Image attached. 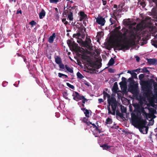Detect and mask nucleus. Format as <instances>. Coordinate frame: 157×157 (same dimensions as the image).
<instances>
[{
    "label": "nucleus",
    "mask_w": 157,
    "mask_h": 157,
    "mask_svg": "<svg viewBox=\"0 0 157 157\" xmlns=\"http://www.w3.org/2000/svg\"><path fill=\"white\" fill-rule=\"evenodd\" d=\"M119 36L116 35L115 49L118 50H122L124 51V50H129L131 46L135 45L136 44L135 42V37L134 39H130L127 41L125 43L124 41L126 40V38H124L123 40L122 39L124 36L122 33L120 31L118 32Z\"/></svg>",
    "instance_id": "nucleus-1"
},
{
    "label": "nucleus",
    "mask_w": 157,
    "mask_h": 157,
    "mask_svg": "<svg viewBox=\"0 0 157 157\" xmlns=\"http://www.w3.org/2000/svg\"><path fill=\"white\" fill-rule=\"evenodd\" d=\"M132 123L135 126H137L140 132L143 134H147L148 128L146 126L147 121L145 120L141 119L140 117L136 116L135 114H132Z\"/></svg>",
    "instance_id": "nucleus-2"
},
{
    "label": "nucleus",
    "mask_w": 157,
    "mask_h": 157,
    "mask_svg": "<svg viewBox=\"0 0 157 157\" xmlns=\"http://www.w3.org/2000/svg\"><path fill=\"white\" fill-rule=\"evenodd\" d=\"M157 90V86H156ZM152 87H147V88H146L145 90L143 89L144 92L143 93V97L141 99L144 101L146 100V98H147L150 104H154L155 102V100L156 101L155 103H157V91L155 92L154 95L153 92L151 90Z\"/></svg>",
    "instance_id": "nucleus-3"
},
{
    "label": "nucleus",
    "mask_w": 157,
    "mask_h": 157,
    "mask_svg": "<svg viewBox=\"0 0 157 157\" xmlns=\"http://www.w3.org/2000/svg\"><path fill=\"white\" fill-rule=\"evenodd\" d=\"M153 83L154 84V89L156 90V86H157V83L155 82V80L152 79H151L147 81L141 80L140 83V85L142 86H146V87L144 89V90L146 89V88H147V87H151L152 84Z\"/></svg>",
    "instance_id": "nucleus-4"
},
{
    "label": "nucleus",
    "mask_w": 157,
    "mask_h": 157,
    "mask_svg": "<svg viewBox=\"0 0 157 157\" xmlns=\"http://www.w3.org/2000/svg\"><path fill=\"white\" fill-rule=\"evenodd\" d=\"M90 64V66L91 67H95L97 69H98L101 66V63L100 64L97 63L95 61H93L91 60H89L87 61Z\"/></svg>",
    "instance_id": "nucleus-5"
},
{
    "label": "nucleus",
    "mask_w": 157,
    "mask_h": 157,
    "mask_svg": "<svg viewBox=\"0 0 157 157\" xmlns=\"http://www.w3.org/2000/svg\"><path fill=\"white\" fill-rule=\"evenodd\" d=\"M72 96L73 97V99L77 101L82 100V98L83 96L80 95L76 91H73Z\"/></svg>",
    "instance_id": "nucleus-6"
},
{
    "label": "nucleus",
    "mask_w": 157,
    "mask_h": 157,
    "mask_svg": "<svg viewBox=\"0 0 157 157\" xmlns=\"http://www.w3.org/2000/svg\"><path fill=\"white\" fill-rule=\"evenodd\" d=\"M130 89L131 92L134 94H137L138 93V84L134 83L131 84Z\"/></svg>",
    "instance_id": "nucleus-7"
},
{
    "label": "nucleus",
    "mask_w": 157,
    "mask_h": 157,
    "mask_svg": "<svg viewBox=\"0 0 157 157\" xmlns=\"http://www.w3.org/2000/svg\"><path fill=\"white\" fill-rule=\"evenodd\" d=\"M96 22L99 25L101 26H103L104 25L105 23V18H103L101 16L98 17L96 18Z\"/></svg>",
    "instance_id": "nucleus-8"
},
{
    "label": "nucleus",
    "mask_w": 157,
    "mask_h": 157,
    "mask_svg": "<svg viewBox=\"0 0 157 157\" xmlns=\"http://www.w3.org/2000/svg\"><path fill=\"white\" fill-rule=\"evenodd\" d=\"M112 102L110 105H111L112 109L113 112H116L117 107V103L116 99L111 98Z\"/></svg>",
    "instance_id": "nucleus-9"
},
{
    "label": "nucleus",
    "mask_w": 157,
    "mask_h": 157,
    "mask_svg": "<svg viewBox=\"0 0 157 157\" xmlns=\"http://www.w3.org/2000/svg\"><path fill=\"white\" fill-rule=\"evenodd\" d=\"M78 14L80 16L79 19L80 21H81L88 19L87 15L85 13L84 11H80Z\"/></svg>",
    "instance_id": "nucleus-10"
},
{
    "label": "nucleus",
    "mask_w": 157,
    "mask_h": 157,
    "mask_svg": "<svg viewBox=\"0 0 157 157\" xmlns=\"http://www.w3.org/2000/svg\"><path fill=\"white\" fill-rule=\"evenodd\" d=\"M103 95L105 96H106L108 98V105H110L111 103L112 102V101H111V98H113L114 99H115V98L114 97H111L110 98V95L108 94L106 92H105V90H104L103 92Z\"/></svg>",
    "instance_id": "nucleus-11"
},
{
    "label": "nucleus",
    "mask_w": 157,
    "mask_h": 157,
    "mask_svg": "<svg viewBox=\"0 0 157 157\" xmlns=\"http://www.w3.org/2000/svg\"><path fill=\"white\" fill-rule=\"evenodd\" d=\"M133 106L135 109L136 111L138 112L137 113V115H136L138 116L139 117H140L139 116L140 115V109L141 108L142 106H141L140 104L137 103L134 104L133 105Z\"/></svg>",
    "instance_id": "nucleus-12"
},
{
    "label": "nucleus",
    "mask_w": 157,
    "mask_h": 157,
    "mask_svg": "<svg viewBox=\"0 0 157 157\" xmlns=\"http://www.w3.org/2000/svg\"><path fill=\"white\" fill-rule=\"evenodd\" d=\"M147 62L150 65H156L157 64V60L155 58L147 59Z\"/></svg>",
    "instance_id": "nucleus-13"
},
{
    "label": "nucleus",
    "mask_w": 157,
    "mask_h": 157,
    "mask_svg": "<svg viewBox=\"0 0 157 157\" xmlns=\"http://www.w3.org/2000/svg\"><path fill=\"white\" fill-rule=\"evenodd\" d=\"M118 89V85L117 82H115L112 88V91L114 93H116L117 92Z\"/></svg>",
    "instance_id": "nucleus-14"
},
{
    "label": "nucleus",
    "mask_w": 157,
    "mask_h": 157,
    "mask_svg": "<svg viewBox=\"0 0 157 157\" xmlns=\"http://www.w3.org/2000/svg\"><path fill=\"white\" fill-rule=\"evenodd\" d=\"M65 8L66 7H65L64 8V11L63 13V15H67L68 14L70 13H71L73 12L72 11V10H71L69 7L67 8L66 10H65Z\"/></svg>",
    "instance_id": "nucleus-15"
},
{
    "label": "nucleus",
    "mask_w": 157,
    "mask_h": 157,
    "mask_svg": "<svg viewBox=\"0 0 157 157\" xmlns=\"http://www.w3.org/2000/svg\"><path fill=\"white\" fill-rule=\"evenodd\" d=\"M55 33H54L52 34V36H50L48 39V42L50 43H53L54 39L56 38Z\"/></svg>",
    "instance_id": "nucleus-16"
},
{
    "label": "nucleus",
    "mask_w": 157,
    "mask_h": 157,
    "mask_svg": "<svg viewBox=\"0 0 157 157\" xmlns=\"http://www.w3.org/2000/svg\"><path fill=\"white\" fill-rule=\"evenodd\" d=\"M100 147L103 148V150H105L109 151L110 150V148L112 147L111 146L108 145V143L103 144L100 146Z\"/></svg>",
    "instance_id": "nucleus-17"
},
{
    "label": "nucleus",
    "mask_w": 157,
    "mask_h": 157,
    "mask_svg": "<svg viewBox=\"0 0 157 157\" xmlns=\"http://www.w3.org/2000/svg\"><path fill=\"white\" fill-rule=\"evenodd\" d=\"M46 12L44 9H42L41 12L39 13V17L40 19H43L45 17Z\"/></svg>",
    "instance_id": "nucleus-18"
},
{
    "label": "nucleus",
    "mask_w": 157,
    "mask_h": 157,
    "mask_svg": "<svg viewBox=\"0 0 157 157\" xmlns=\"http://www.w3.org/2000/svg\"><path fill=\"white\" fill-rule=\"evenodd\" d=\"M55 62L57 64H59L62 63L61 59L60 57L58 56H55Z\"/></svg>",
    "instance_id": "nucleus-19"
},
{
    "label": "nucleus",
    "mask_w": 157,
    "mask_h": 157,
    "mask_svg": "<svg viewBox=\"0 0 157 157\" xmlns=\"http://www.w3.org/2000/svg\"><path fill=\"white\" fill-rule=\"evenodd\" d=\"M140 113L141 112L143 113V115L144 116H145V117L147 118V116L148 115V114L144 110V108L143 107H142L140 109ZM141 114V113H140Z\"/></svg>",
    "instance_id": "nucleus-20"
},
{
    "label": "nucleus",
    "mask_w": 157,
    "mask_h": 157,
    "mask_svg": "<svg viewBox=\"0 0 157 157\" xmlns=\"http://www.w3.org/2000/svg\"><path fill=\"white\" fill-rule=\"evenodd\" d=\"M65 67L67 70L69 72L71 73H73V70L72 68H71L69 67L67 64H66L65 65Z\"/></svg>",
    "instance_id": "nucleus-21"
},
{
    "label": "nucleus",
    "mask_w": 157,
    "mask_h": 157,
    "mask_svg": "<svg viewBox=\"0 0 157 157\" xmlns=\"http://www.w3.org/2000/svg\"><path fill=\"white\" fill-rule=\"evenodd\" d=\"M141 70H142V71H140V72L141 73H145L148 74H149L150 73L149 71L147 70V67H144L143 68L141 69Z\"/></svg>",
    "instance_id": "nucleus-22"
},
{
    "label": "nucleus",
    "mask_w": 157,
    "mask_h": 157,
    "mask_svg": "<svg viewBox=\"0 0 157 157\" xmlns=\"http://www.w3.org/2000/svg\"><path fill=\"white\" fill-rule=\"evenodd\" d=\"M67 18L69 19V20L70 21H72L73 20V13H70L67 15Z\"/></svg>",
    "instance_id": "nucleus-23"
},
{
    "label": "nucleus",
    "mask_w": 157,
    "mask_h": 157,
    "mask_svg": "<svg viewBox=\"0 0 157 157\" xmlns=\"http://www.w3.org/2000/svg\"><path fill=\"white\" fill-rule=\"evenodd\" d=\"M110 105H107V109L108 110V113L109 114H111L113 115H115V112H112L110 109Z\"/></svg>",
    "instance_id": "nucleus-24"
},
{
    "label": "nucleus",
    "mask_w": 157,
    "mask_h": 157,
    "mask_svg": "<svg viewBox=\"0 0 157 157\" xmlns=\"http://www.w3.org/2000/svg\"><path fill=\"white\" fill-rule=\"evenodd\" d=\"M113 122V121L112 119L109 117L107 118L106 120L105 123L106 124H112Z\"/></svg>",
    "instance_id": "nucleus-25"
},
{
    "label": "nucleus",
    "mask_w": 157,
    "mask_h": 157,
    "mask_svg": "<svg viewBox=\"0 0 157 157\" xmlns=\"http://www.w3.org/2000/svg\"><path fill=\"white\" fill-rule=\"evenodd\" d=\"M148 110H149L150 113L152 114L156 113V110L153 108H148Z\"/></svg>",
    "instance_id": "nucleus-26"
},
{
    "label": "nucleus",
    "mask_w": 157,
    "mask_h": 157,
    "mask_svg": "<svg viewBox=\"0 0 157 157\" xmlns=\"http://www.w3.org/2000/svg\"><path fill=\"white\" fill-rule=\"evenodd\" d=\"M114 63V59L113 58H111L109 60V62L108 64V65L109 66H112Z\"/></svg>",
    "instance_id": "nucleus-27"
},
{
    "label": "nucleus",
    "mask_w": 157,
    "mask_h": 157,
    "mask_svg": "<svg viewBox=\"0 0 157 157\" xmlns=\"http://www.w3.org/2000/svg\"><path fill=\"white\" fill-rule=\"evenodd\" d=\"M116 115L120 117L121 118L123 117L124 114L122 113H121L118 110H116Z\"/></svg>",
    "instance_id": "nucleus-28"
},
{
    "label": "nucleus",
    "mask_w": 157,
    "mask_h": 157,
    "mask_svg": "<svg viewBox=\"0 0 157 157\" xmlns=\"http://www.w3.org/2000/svg\"><path fill=\"white\" fill-rule=\"evenodd\" d=\"M78 47V44L73 42L72 44L71 45V47L73 50L76 49Z\"/></svg>",
    "instance_id": "nucleus-29"
},
{
    "label": "nucleus",
    "mask_w": 157,
    "mask_h": 157,
    "mask_svg": "<svg viewBox=\"0 0 157 157\" xmlns=\"http://www.w3.org/2000/svg\"><path fill=\"white\" fill-rule=\"evenodd\" d=\"M63 97L66 99H67L69 101L70 100V99L69 98L67 97L68 94L67 93V91H65L63 94Z\"/></svg>",
    "instance_id": "nucleus-30"
},
{
    "label": "nucleus",
    "mask_w": 157,
    "mask_h": 157,
    "mask_svg": "<svg viewBox=\"0 0 157 157\" xmlns=\"http://www.w3.org/2000/svg\"><path fill=\"white\" fill-rule=\"evenodd\" d=\"M114 18L115 20H114L113 18H110L109 21L111 23V25H112L113 24H114L116 22V20H117L116 17L114 15Z\"/></svg>",
    "instance_id": "nucleus-31"
},
{
    "label": "nucleus",
    "mask_w": 157,
    "mask_h": 157,
    "mask_svg": "<svg viewBox=\"0 0 157 157\" xmlns=\"http://www.w3.org/2000/svg\"><path fill=\"white\" fill-rule=\"evenodd\" d=\"M55 10L56 11V13L55 14L56 17V19H59V13L58 11V9L57 8H55Z\"/></svg>",
    "instance_id": "nucleus-32"
},
{
    "label": "nucleus",
    "mask_w": 157,
    "mask_h": 157,
    "mask_svg": "<svg viewBox=\"0 0 157 157\" xmlns=\"http://www.w3.org/2000/svg\"><path fill=\"white\" fill-rule=\"evenodd\" d=\"M77 78L80 79H81L84 78V76L79 71L77 73Z\"/></svg>",
    "instance_id": "nucleus-33"
},
{
    "label": "nucleus",
    "mask_w": 157,
    "mask_h": 157,
    "mask_svg": "<svg viewBox=\"0 0 157 157\" xmlns=\"http://www.w3.org/2000/svg\"><path fill=\"white\" fill-rule=\"evenodd\" d=\"M128 80L131 85L134 84L135 83V81L133 80V78H130L128 79Z\"/></svg>",
    "instance_id": "nucleus-34"
},
{
    "label": "nucleus",
    "mask_w": 157,
    "mask_h": 157,
    "mask_svg": "<svg viewBox=\"0 0 157 157\" xmlns=\"http://www.w3.org/2000/svg\"><path fill=\"white\" fill-rule=\"evenodd\" d=\"M151 44L155 48H157V40H153Z\"/></svg>",
    "instance_id": "nucleus-35"
},
{
    "label": "nucleus",
    "mask_w": 157,
    "mask_h": 157,
    "mask_svg": "<svg viewBox=\"0 0 157 157\" xmlns=\"http://www.w3.org/2000/svg\"><path fill=\"white\" fill-rule=\"evenodd\" d=\"M84 113L87 117H89V112L88 110L87 109L86 110V111L84 112Z\"/></svg>",
    "instance_id": "nucleus-36"
},
{
    "label": "nucleus",
    "mask_w": 157,
    "mask_h": 157,
    "mask_svg": "<svg viewBox=\"0 0 157 157\" xmlns=\"http://www.w3.org/2000/svg\"><path fill=\"white\" fill-rule=\"evenodd\" d=\"M85 44L86 46V48H89L90 47V44L91 42H90L89 41H88L85 40Z\"/></svg>",
    "instance_id": "nucleus-37"
},
{
    "label": "nucleus",
    "mask_w": 157,
    "mask_h": 157,
    "mask_svg": "<svg viewBox=\"0 0 157 157\" xmlns=\"http://www.w3.org/2000/svg\"><path fill=\"white\" fill-rule=\"evenodd\" d=\"M67 85L70 87V88H71V89L73 90H74L75 89V87L73 85H71L69 83L67 82L66 83Z\"/></svg>",
    "instance_id": "nucleus-38"
},
{
    "label": "nucleus",
    "mask_w": 157,
    "mask_h": 157,
    "mask_svg": "<svg viewBox=\"0 0 157 157\" xmlns=\"http://www.w3.org/2000/svg\"><path fill=\"white\" fill-rule=\"evenodd\" d=\"M91 124L93 125L92 126H90V129L92 131V128H94V130L96 128H97V127L96 126L95 124H94L92 123Z\"/></svg>",
    "instance_id": "nucleus-39"
},
{
    "label": "nucleus",
    "mask_w": 157,
    "mask_h": 157,
    "mask_svg": "<svg viewBox=\"0 0 157 157\" xmlns=\"http://www.w3.org/2000/svg\"><path fill=\"white\" fill-rule=\"evenodd\" d=\"M72 41L70 40H68L67 41V43L70 48H71V45L72 44Z\"/></svg>",
    "instance_id": "nucleus-40"
},
{
    "label": "nucleus",
    "mask_w": 157,
    "mask_h": 157,
    "mask_svg": "<svg viewBox=\"0 0 157 157\" xmlns=\"http://www.w3.org/2000/svg\"><path fill=\"white\" fill-rule=\"evenodd\" d=\"M36 23L33 20L30 21L29 23V24L31 25L32 27H33L34 25H36Z\"/></svg>",
    "instance_id": "nucleus-41"
},
{
    "label": "nucleus",
    "mask_w": 157,
    "mask_h": 157,
    "mask_svg": "<svg viewBox=\"0 0 157 157\" xmlns=\"http://www.w3.org/2000/svg\"><path fill=\"white\" fill-rule=\"evenodd\" d=\"M80 33H78L76 34H73V37L74 38H77L80 36Z\"/></svg>",
    "instance_id": "nucleus-42"
},
{
    "label": "nucleus",
    "mask_w": 157,
    "mask_h": 157,
    "mask_svg": "<svg viewBox=\"0 0 157 157\" xmlns=\"http://www.w3.org/2000/svg\"><path fill=\"white\" fill-rule=\"evenodd\" d=\"M132 77L133 78H137V74L133 72V73L131 74Z\"/></svg>",
    "instance_id": "nucleus-43"
},
{
    "label": "nucleus",
    "mask_w": 157,
    "mask_h": 157,
    "mask_svg": "<svg viewBox=\"0 0 157 157\" xmlns=\"http://www.w3.org/2000/svg\"><path fill=\"white\" fill-rule=\"evenodd\" d=\"M49 1L50 3L55 4H57L58 2L59 1V0H49Z\"/></svg>",
    "instance_id": "nucleus-44"
},
{
    "label": "nucleus",
    "mask_w": 157,
    "mask_h": 157,
    "mask_svg": "<svg viewBox=\"0 0 157 157\" xmlns=\"http://www.w3.org/2000/svg\"><path fill=\"white\" fill-rule=\"evenodd\" d=\"M128 20H130V19H128ZM124 23L125 25H129L130 24V21H128V20H125L124 21Z\"/></svg>",
    "instance_id": "nucleus-45"
},
{
    "label": "nucleus",
    "mask_w": 157,
    "mask_h": 157,
    "mask_svg": "<svg viewBox=\"0 0 157 157\" xmlns=\"http://www.w3.org/2000/svg\"><path fill=\"white\" fill-rule=\"evenodd\" d=\"M144 77V75L143 74H141L139 76V79L140 80H142Z\"/></svg>",
    "instance_id": "nucleus-46"
},
{
    "label": "nucleus",
    "mask_w": 157,
    "mask_h": 157,
    "mask_svg": "<svg viewBox=\"0 0 157 157\" xmlns=\"http://www.w3.org/2000/svg\"><path fill=\"white\" fill-rule=\"evenodd\" d=\"M82 103L85 104L86 102H87L88 101V100L86 98H85L83 96L82 98Z\"/></svg>",
    "instance_id": "nucleus-47"
},
{
    "label": "nucleus",
    "mask_w": 157,
    "mask_h": 157,
    "mask_svg": "<svg viewBox=\"0 0 157 157\" xmlns=\"http://www.w3.org/2000/svg\"><path fill=\"white\" fill-rule=\"evenodd\" d=\"M18 56H21L23 58V59H24V62H27V59H26V58L25 56H24L22 55H19V54H18Z\"/></svg>",
    "instance_id": "nucleus-48"
},
{
    "label": "nucleus",
    "mask_w": 157,
    "mask_h": 157,
    "mask_svg": "<svg viewBox=\"0 0 157 157\" xmlns=\"http://www.w3.org/2000/svg\"><path fill=\"white\" fill-rule=\"evenodd\" d=\"M59 67L60 68L62 69H64L65 67V66L62 63L60 64H59Z\"/></svg>",
    "instance_id": "nucleus-49"
},
{
    "label": "nucleus",
    "mask_w": 157,
    "mask_h": 157,
    "mask_svg": "<svg viewBox=\"0 0 157 157\" xmlns=\"http://www.w3.org/2000/svg\"><path fill=\"white\" fill-rule=\"evenodd\" d=\"M81 44L82 47L86 48V46L85 44V43L84 41H82L81 42Z\"/></svg>",
    "instance_id": "nucleus-50"
},
{
    "label": "nucleus",
    "mask_w": 157,
    "mask_h": 157,
    "mask_svg": "<svg viewBox=\"0 0 157 157\" xmlns=\"http://www.w3.org/2000/svg\"><path fill=\"white\" fill-rule=\"evenodd\" d=\"M122 82L124 84H126V79L124 77H122Z\"/></svg>",
    "instance_id": "nucleus-51"
},
{
    "label": "nucleus",
    "mask_w": 157,
    "mask_h": 157,
    "mask_svg": "<svg viewBox=\"0 0 157 157\" xmlns=\"http://www.w3.org/2000/svg\"><path fill=\"white\" fill-rule=\"evenodd\" d=\"M121 27L119 26L117 27H116L115 29V31L116 32H117V33L119 32V30L120 29Z\"/></svg>",
    "instance_id": "nucleus-52"
},
{
    "label": "nucleus",
    "mask_w": 157,
    "mask_h": 157,
    "mask_svg": "<svg viewBox=\"0 0 157 157\" xmlns=\"http://www.w3.org/2000/svg\"><path fill=\"white\" fill-rule=\"evenodd\" d=\"M108 70V71L110 73H113L114 72V70L111 68H109Z\"/></svg>",
    "instance_id": "nucleus-53"
},
{
    "label": "nucleus",
    "mask_w": 157,
    "mask_h": 157,
    "mask_svg": "<svg viewBox=\"0 0 157 157\" xmlns=\"http://www.w3.org/2000/svg\"><path fill=\"white\" fill-rule=\"evenodd\" d=\"M84 30V32H83V34L84 35V36H85V34H84V32H85L86 31V29L85 28H84V29L82 28H81V29H80V31L82 32V31H83V30Z\"/></svg>",
    "instance_id": "nucleus-54"
},
{
    "label": "nucleus",
    "mask_w": 157,
    "mask_h": 157,
    "mask_svg": "<svg viewBox=\"0 0 157 157\" xmlns=\"http://www.w3.org/2000/svg\"><path fill=\"white\" fill-rule=\"evenodd\" d=\"M98 101L99 102V103L100 104H101L102 102H104L102 98L98 99Z\"/></svg>",
    "instance_id": "nucleus-55"
},
{
    "label": "nucleus",
    "mask_w": 157,
    "mask_h": 157,
    "mask_svg": "<svg viewBox=\"0 0 157 157\" xmlns=\"http://www.w3.org/2000/svg\"><path fill=\"white\" fill-rule=\"evenodd\" d=\"M58 76L59 78H61L62 76H63L64 74L59 73L58 74Z\"/></svg>",
    "instance_id": "nucleus-56"
},
{
    "label": "nucleus",
    "mask_w": 157,
    "mask_h": 157,
    "mask_svg": "<svg viewBox=\"0 0 157 157\" xmlns=\"http://www.w3.org/2000/svg\"><path fill=\"white\" fill-rule=\"evenodd\" d=\"M77 7L76 6H70L69 7L70 8V9L72 10V9H75Z\"/></svg>",
    "instance_id": "nucleus-57"
},
{
    "label": "nucleus",
    "mask_w": 157,
    "mask_h": 157,
    "mask_svg": "<svg viewBox=\"0 0 157 157\" xmlns=\"http://www.w3.org/2000/svg\"><path fill=\"white\" fill-rule=\"evenodd\" d=\"M135 58L136 59V60L137 62H139L140 60V58L138 56H136Z\"/></svg>",
    "instance_id": "nucleus-58"
},
{
    "label": "nucleus",
    "mask_w": 157,
    "mask_h": 157,
    "mask_svg": "<svg viewBox=\"0 0 157 157\" xmlns=\"http://www.w3.org/2000/svg\"><path fill=\"white\" fill-rule=\"evenodd\" d=\"M94 130H96V131L99 132V133H100L101 132V130L99 129L97 127V128H96Z\"/></svg>",
    "instance_id": "nucleus-59"
},
{
    "label": "nucleus",
    "mask_w": 157,
    "mask_h": 157,
    "mask_svg": "<svg viewBox=\"0 0 157 157\" xmlns=\"http://www.w3.org/2000/svg\"><path fill=\"white\" fill-rule=\"evenodd\" d=\"M121 112L122 113H126V109L124 108L123 109L121 110Z\"/></svg>",
    "instance_id": "nucleus-60"
},
{
    "label": "nucleus",
    "mask_w": 157,
    "mask_h": 157,
    "mask_svg": "<svg viewBox=\"0 0 157 157\" xmlns=\"http://www.w3.org/2000/svg\"><path fill=\"white\" fill-rule=\"evenodd\" d=\"M141 69H136V70H134L133 71H132V72H137V71H139L140 72V70H141Z\"/></svg>",
    "instance_id": "nucleus-61"
},
{
    "label": "nucleus",
    "mask_w": 157,
    "mask_h": 157,
    "mask_svg": "<svg viewBox=\"0 0 157 157\" xmlns=\"http://www.w3.org/2000/svg\"><path fill=\"white\" fill-rule=\"evenodd\" d=\"M86 123L88 126H90V124H92V123L90 122V121H88V122L86 121Z\"/></svg>",
    "instance_id": "nucleus-62"
},
{
    "label": "nucleus",
    "mask_w": 157,
    "mask_h": 157,
    "mask_svg": "<svg viewBox=\"0 0 157 157\" xmlns=\"http://www.w3.org/2000/svg\"><path fill=\"white\" fill-rule=\"evenodd\" d=\"M84 84L86 85L88 87H89L90 86V84H89V83L87 82H85V83H84Z\"/></svg>",
    "instance_id": "nucleus-63"
},
{
    "label": "nucleus",
    "mask_w": 157,
    "mask_h": 157,
    "mask_svg": "<svg viewBox=\"0 0 157 157\" xmlns=\"http://www.w3.org/2000/svg\"><path fill=\"white\" fill-rule=\"evenodd\" d=\"M87 41H89L90 42H91V40L90 38L86 37V40Z\"/></svg>",
    "instance_id": "nucleus-64"
}]
</instances>
